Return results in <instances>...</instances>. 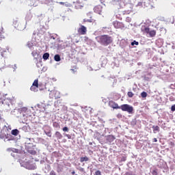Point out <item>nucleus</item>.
Segmentation results:
<instances>
[{"mask_svg": "<svg viewBox=\"0 0 175 175\" xmlns=\"http://www.w3.org/2000/svg\"><path fill=\"white\" fill-rule=\"evenodd\" d=\"M61 4H63V3H62V2H61Z\"/></svg>", "mask_w": 175, "mask_h": 175, "instance_id": "39", "label": "nucleus"}, {"mask_svg": "<svg viewBox=\"0 0 175 175\" xmlns=\"http://www.w3.org/2000/svg\"><path fill=\"white\" fill-rule=\"evenodd\" d=\"M109 138H114V137L109 135Z\"/></svg>", "mask_w": 175, "mask_h": 175, "instance_id": "36", "label": "nucleus"}, {"mask_svg": "<svg viewBox=\"0 0 175 175\" xmlns=\"http://www.w3.org/2000/svg\"><path fill=\"white\" fill-rule=\"evenodd\" d=\"M108 105L109 106V107H111L114 109H120V106L118 105V104H117L116 103H115L113 100L109 101V103H108Z\"/></svg>", "mask_w": 175, "mask_h": 175, "instance_id": "4", "label": "nucleus"}, {"mask_svg": "<svg viewBox=\"0 0 175 175\" xmlns=\"http://www.w3.org/2000/svg\"><path fill=\"white\" fill-rule=\"evenodd\" d=\"M75 175H77V174H75Z\"/></svg>", "mask_w": 175, "mask_h": 175, "instance_id": "40", "label": "nucleus"}, {"mask_svg": "<svg viewBox=\"0 0 175 175\" xmlns=\"http://www.w3.org/2000/svg\"><path fill=\"white\" fill-rule=\"evenodd\" d=\"M122 161H126V157H122Z\"/></svg>", "mask_w": 175, "mask_h": 175, "instance_id": "34", "label": "nucleus"}, {"mask_svg": "<svg viewBox=\"0 0 175 175\" xmlns=\"http://www.w3.org/2000/svg\"><path fill=\"white\" fill-rule=\"evenodd\" d=\"M54 61H55L56 62H59L61 61V57H59V55H55L54 56Z\"/></svg>", "mask_w": 175, "mask_h": 175, "instance_id": "14", "label": "nucleus"}, {"mask_svg": "<svg viewBox=\"0 0 175 175\" xmlns=\"http://www.w3.org/2000/svg\"><path fill=\"white\" fill-rule=\"evenodd\" d=\"M141 31H142L144 33H148L150 31L148 27H146V25H143L142 27H141Z\"/></svg>", "mask_w": 175, "mask_h": 175, "instance_id": "7", "label": "nucleus"}, {"mask_svg": "<svg viewBox=\"0 0 175 175\" xmlns=\"http://www.w3.org/2000/svg\"><path fill=\"white\" fill-rule=\"evenodd\" d=\"M49 175H56V174H55V172L53 170H52V171H51V172Z\"/></svg>", "mask_w": 175, "mask_h": 175, "instance_id": "32", "label": "nucleus"}, {"mask_svg": "<svg viewBox=\"0 0 175 175\" xmlns=\"http://www.w3.org/2000/svg\"><path fill=\"white\" fill-rule=\"evenodd\" d=\"M153 132L156 133L157 132H159V126H153Z\"/></svg>", "mask_w": 175, "mask_h": 175, "instance_id": "16", "label": "nucleus"}, {"mask_svg": "<svg viewBox=\"0 0 175 175\" xmlns=\"http://www.w3.org/2000/svg\"><path fill=\"white\" fill-rule=\"evenodd\" d=\"M119 109H122V111L128 112V113H132L133 111V107L128 104H124L119 107Z\"/></svg>", "mask_w": 175, "mask_h": 175, "instance_id": "2", "label": "nucleus"}, {"mask_svg": "<svg viewBox=\"0 0 175 175\" xmlns=\"http://www.w3.org/2000/svg\"><path fill=\"white\" fill-rule=\"evenodd\" d=\"M55 137L57 139H61L63 138L62 134H61L59 131L55 132Z\"/></svg>", "mask_w": 175, "mask_h": 175, "instance_id": "10", "label": "nucleus"}, {"mask_svg": "<svg viewBox=\"0 0 175 175\" xmlns=\"http://www.w3.org/2000/svg\"><path fill=\"white\" fill-rule=\"evenodd\" d=\"M44 133L46 136L49 137H51V131H49V132H46L44 131Z\"/></svg>", "mask_w": 175, "mask_h": 175, "instance_id": "24", "label": "nucleus"}, {"mask_svg": "<svg viewBox=\"0 0 175 175\" xmlns=\"http://www.w3.org/2000/svg\"><path fill=\"white\" fill-rule=\"evenodd\" d=\"M137 46V45H139V42H137V41H135V40H134L133 42H131V46Z\"/></svg>", "mask_w": 175, "mask_h": 175, "instance_id": "25", "label": "nucleus"}, {"mask_svg": "<svg viewBox=\"0 0 175 175\" xmlns=\"http://www.w3.org/2000/svg\"><path fill=\"white\" fill-rule=\"evenodd\" d=\"M98 6L94 8V12L98 13V14H100V12H98Z\"/></svg>", "mask_w": 175, "mask_h": 175, "instance_id": "27", "label": "nucleus"}, {"mask_svg": "<svg viewBox=\"0 0 175 175\" xmlns=\"http://www.w3.org/2000/svg\"><path fill=\"white\" fill-rule=\"evenodd\" d=\"M20 131L17 129L12 130V135H13L14 136L18 135Z\"/></svg>", "mask_w": 175, "mask_h": 175, "instance_id": "13", "label": "nucleus"}, {"mask_svg": "<svg viewBox=\"0 0 175 175\" xmlns=\"http://www.w3.org/2000/svg\"><path fill=\"white\" fill-rule=\"evenodd\" d=\"M148 33L150 38H154L156 36V30H150L148 31V33Z\"/></svg>", "mask_w": 175, "mask_h": 175, "instance_id": "9", "label": "nucleus"}, {"mask_svg": "<svg viewBox=\"0 0 175 175\" xmlns=\"http://www.w3.org/2000/svg\"><path fill=\"white\" fill-rule=\"evenodd\" d=\"M89 161V158L88 157H80V162H87Z\"/></svg>", "mask_w": 175, "mask_h": 175, "instance_id": "12", "label": "nucleus"}, {"mask_svg": "<svg viewBox=\"0 0 175 175\" xmlns=\"http://www.w3.org/2000/svg\"><path fill=\"white\" fill-rule=\"evenodd\" d=\"M146 96H148V94L146 92H143L142 93H141V97L146 98Z\"/></svg>", "mask_w": 175, "mask_h": 175, "instance_id": "21", "label": "nucleus"}, {"mask_svg": "<svg viewBox=\"0 0 175 175\" xmlns=\"http://www.w3.org/2000/svg\"><path fill=\"white\" fill-rule=\"evenodd\" d=\"M113 27L116 29H120L122 28V23L118 22V21H113Z\"/></svg>", "mask_w": 175, "mask_h": 175, "instance_id": "8", "label": "nucleus"}, {"mask_svg": "<svg viewBox=\"0 0 175 175\" xmlns=\"http://www.w3.org/2000/svg\"><path fill=\"white\" fill-rule=\"evenodd\" d=\"M175 111V105L171 107V111L174 112Z\"/></svg>", "mask_w": 175, "mask_h": 175, "instance_id": "29", "label": "nucleus"}, {"mask_svg": "<svg viewBox=\"0 0 175 175\" xmlns=\"http://www.w3.org/2000/svg\"><path fill=\"white\" fill-rule=\"evenodd\" d=\"M127 95H128V97H129V98H132L134 96V94L132 92H128Z\"/></svg>", "mask_w": 175, "mask_h": 175, "instance_id": "23", "label": "nucleus"}, {"mask_svg": "<svg viewBox=\"0 0 175 175\" xmlns=\"http://www.w3.org/2000/svg\"><path fill=\"white\" fill-rule=\"evenodd\" d=\"M38 88V86H31L30 87V90L33 91V92H36L38 91L37 89Z\"/></svg>", "mask_w": 175, "mask_h": 175, "instance_id": "18", "label": "nucleus"}, {"mask_svg": "<svg viewBox=\"0 0 175 175\" xmlns=\"http://www.w3.org/2000/svg\"><path fill=\"white\" fill-rule=\"evenodd\" d=\"M152 174H153V175H158L157 171H156V170H154L152 172Z\"/></svg>", "mask_w": 175, "mask_h": 175, "instance_id": "28", "label": "nucleus"}, {"mask_svg": "<svg viewBox=\"0 0 175 175\" xmlns=\"http://www.w3.org/2000/svg\"><path fill=\"white\" fill-rule=\"evenodd\" d=\"M153 140H154V142H155V143L157 142V139L154 138Z\"/></svg>", "mask_w": 175, "mask_h": 175, "instance_id": "35", "label": "nucleus"}, {"mask_svg": "<svg viewBox=\"0 0 175 175\" xmlns=\"http://www.w3.org/2000/svg\"><path fill=\"white\" fill-rule=\"evenodd\" d=\"M49 57H50V55L48 53H45L42 55V59H44V60H46V59H49Z\"/></svg>", "mask_w": 175, "mask_h": 175, "instance_id": "15", "label": "nucleus"}, {"mask_svg": "<svg viewBox=\"0 0 175 175\" xmlns=\"http://www.w3.org/2000/svg\"><path fill=\"white\" fill-rule=\"evenodd\" d=\"M7 34H5V31H3V28L0 26V40H3L5 39Z\"/></svg>", "mask_w": 175, "mask_h": 175, "instance_id": "5", "label": "nucleus"}, {"mask_svg": "<svg viewBox=\"0 0 175 175\" xmlns=\"http://www.w3.org/2000/svg\"><path fill=\"white\" fill-rule=\"evenodd\" d=\"M27 46H28V48H31V47H33V42H31V41L28 42H27Z\"/></svg>", "mask_w": 175, "mask_h": 175, "instance_id": "22", "label": "nucleus"}, {"mask_svg": "<svg viewBox=\"0 0 175 175\" xmlns=\"http://www.w3.org/2000/svg\"><path fill=\"white\" fill-rule=\"evenodd\" d=\"M94 175H101V172L100 170H96V172H95Z\"/></svg>", "mask_w": 175, "mask_h": 175, "instance_id": "26", "label": "nucleus"}, {"mask_svg": "<svg viewBox=\"0 0 175 175\" xmlns=\"http://www.w3.org/2000/svg\"><path fill=\"white\" fill-rule=\"evenodd\" d=\"M95 40L100 43V45L107 46L113 43V38L109 35H100L95 37Z\"/></svg>", "mask_w": 175, "mask_h": 175, "instance_id": "1", "label": "nucleus"}, {"mask_svg": "<svg viewBox=\"0 0 175 175\" xmlns=\"http://www.w3.org/2000/svg\"><path fill=\"white\" fill-rule=\"evenodd\" d=\"M5 69V63H2L0 64V71L4 70Z\"/></svg>", "mask_w": 175, "mask_h": 175, "instance_id": "19", "label": "nucleus"}, {"mask_svg": "<svg viewBox=\"0 0 175 175\" xmlns=\"http://www.w3.org/2000/svg\"><path fill=\"white\" fill-rule=\"evenodd\" d=\"M65 136L67 137L68 139H71L72 138V137L70 136V134H66V135H65Z\"/></svg>", "mask_w": 175, "mask_h": 175, "instance_id": "33", "label": "nucleus"}, {"mask_svg": "<svg viewBox=\"0 0 175 175\" xmlns=\"http://www.w3.org/2000/svg\"><path fill=\"white\" fill-rule=\"evenodd\" d=\"M63 131L64 132H68V128L65 126L64 128H63Z\"/></svg>", "mask_w": 175, "mask_h": 175, "instance_id": "30", "label": "nucleus"}, {"mask_svg": "<svg viewBox=\"0 0 175 175\" xmlns=\"http://www.w3.org/2000/svg\"><path fill=\"white\" fill-rule=\"evenodd\" d=\"M0 53H1L2 57H5L7 56L8 53H9V49L6 48V49H4L0 46Z\"/></svg>", "mask_w": 175, "mask_h": 175, "instance_id": "6", "label": "nucleus"}, {"mask_svg": "<svg viewBox=\"0 0 175 175\" xmlns=\"http://www.w3.org/2000/svg\"><path fill=\"white\" fill-rule=\"evenodd\" d=\"M75 174V171H72V175H74Z\"/></svg>", "mask_w": 175, "mask_h": 175, "instance_id": "37", "label": "nucleus"}, {"mask_svg": "<svg viewBox=\"0 0 175 175\" xmlns=\"http://www.w3.org/2000/svg\"><path fill=\"white\" fill-rule=\"evenodd\" d=\"M31 86L38 87V79H35V81H33V85Z\"/></svg>", "mask_w": 175, "mask_h": 175, "instance_id": "20", "label": "nucleus"}, {"mask_svg": "<svg viewBox=\"0 0 175 175\" xmlns=\"http://www.w3.org/2000/svg\"><path fill=\"white\" fill-rule=\"evenodd\" d=\"M53 126L55 129H60L61 128L60 126H59V122H54L53 124Z\"/></svg>", "mask_w": 175, "mask_h": 175, "instance_id": "17", "label": "nucleus"}, {"mask_svg": "<svg viewBox=\"0 0 175 175\" xmlns=\"http://www.w3.org/2000/svg\"><path fill=\"white\" fill-rule=\"evenodd\" d=\"M33 56L35 57V54L33 53Z\"/></svg>", "mask_w": 175, "mask_h": 175, "instance_id": "38", "label": "nucleus"}, {"mask_svg": "<svg viewBox=\"0 0 175 175\" xmlns=\"http://www.w3.org/2000/svg\"><path fill=\"white\" fill-rule=\"evenodd\" d=\"M53 0H45V3L48 4L49 3H51Z\"/></svg>", "mask_w": 175, "mask_h": 175, "instance_id": "31", "label": "nucleus"}, {"mask_svg": "<svg viewBox=\"0 0 175 175\" xmlns=\"http://www.w3.org/2000/svg\"><path fill=\"white\" fill-rule=\"evenodd\" d=\"M26 149L27 150L28 153H29L30 154L36 155V152L33 149L29 148H27Z\"/></svg>", "mask_w": 175, "mask_h": 175, "instance_id": "11", "label": "nucleus"}, {"mask_svg": "<svg viewBox=\"0 0 175 175\" xmlns=\"http://www.w3.org/2000/svg\"><path fill=\"white\" fill-rule=\"evenodd\" d=\"M77 32L79 35H85L87 33V27L81 25L79 29H78Z\"/></svg>", "mask_w": 175, "mask_h": 175, "instance_id": "3", "label": "nucleus"}]
</instances>
